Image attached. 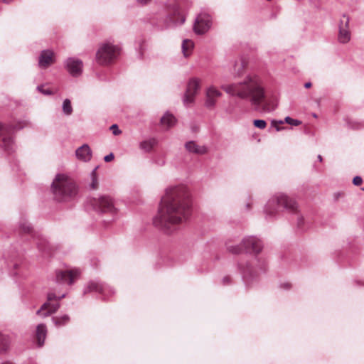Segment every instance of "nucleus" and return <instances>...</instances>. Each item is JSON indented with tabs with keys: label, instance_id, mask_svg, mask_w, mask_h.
I'll return each instance as SVG.
<instances>
[{
	"label": "nucleus",
	"instance_id": "obj_19",
	"mask_svg": "<svg viewBox=\"0 0 364 364\" xmlns=\"http://www.w3.org/2000/svg\"><path fill=\"white\" fill-rule=\"evenodd\" d=\"M75 156L77 159H90L92 150L87 144H83L76 149Z\"/></svg>",
	"mask_w": 364,
	"mask_h": 364
},
{
	"label": "nucleus",
	"instance_id": "obj_36",
	"mask_svg": "<svg viewBox=\"0 0 364 364\" xmlns=\"http://www.w3.org/2000/svg\"><path fill=\"white\" fill-rule=\"evenodd\" d=\"M271 124H272V126L273 127H274L277 131L279 132V131H280L282 129V128L279 127V124H283V121H282V120H279V121L272 120Z\"/></svg>",
	"mask_w": 364,
	"mask_h": 364
},
{
	"label": "nucleus",
	"instance_id": "obj_9",
	"mask_svg": "<svg viewBox=\"0 0 364 364\" xmlns=\"http://www.w3.org/2000/svg\"><path fill=\"white\" fill-rule=\"evenodd\" d=\"M65 296L66 293H63L61 295H56L53 292H49L47 296L48 301L36 311V314L42 317H47L56 312L60 308L59 303L51 304L50 301L53 300L59 301L65 297Z\"/></svg>",
	"mask_w": 364,
	"mask_h": 364
},
{
	"label": "nucleus",
	"instance_id": "obj_33",
	"mask_svg": "<svg viewBox=\"0 0 364 364\" xmlns=\"http://www.w3.org/2000/svg\"><path fill=\"white\" fill-rule=\"evenodd\" d=\"M284 122L287 124L293 126H299L301 124V122L298 119H292L290 117H286L284 119Z\"/></svg>",
	"mask_w": 364,
	"mask_h": 364
},
{
	"label": "nucleus",
	"instance_id": "obj_35",
	"mask_svg": "<svg viewBox=\"0 0 364 364\" xmlns=\"http://www.w3.org/2000/svg\"><path fill=\"white\" fill-rule=\"evenodd\" d=\"M109 129L112 131L114 136H117L122 133V131L119 129L117 124H112Z\"/></svg>",
	"mask_w": 364,
	"mask_h": 364
},
{
	"label": "nucleus",
	"instance_id": "obj_10",
	"mask_svg": "<svg viewBox=\"0 0 364 364\" xmlns=\"http://www.w3.org/2000/svg\"><path fill=\"white\" fill-rule=\"evenodd\" d=\"M94 208L102 213H108L111 215H115L117 213V208L110 196H102L98 199H94Z\"/></svg>",
	"mask_w": 364,
	"mask_h": 364
},
{
	"label": "nucleus",
	"instance_id": "obj_28",
	"mask_svg": "<svg viewBox=\"0 0 364 364\" xmlns=\"http://www.w3.org/2000/svg\"><path fill=\"white\" fill-rule=\"evenodd\" d=\"M63 112L66 116H70L72 114L73 112V107L71 105V102L69 99H65L62 105Z\"/></svg>",
	"mask_w": 364,
	"mask_h": 364
},
{
	"label": "nucleus",
	"instance_id": "obj_21",
	"mask_svg": "<svg viewBox=\"0 0 364 364\" xmlns=\"http://www.w3.org/2000/svg\"><path fill=\"white\" fill-rule=\"evenodd\" d=\"M185 146L191 153L203 154L207 152V148L205 146H199L193 141L186 142Z\"/></svg>",
	"mask_w": 364,
	"mask_h": 364
},
{
	"label": "nucleus",
	"instance_id": "obj_30",
	"mask_svg": "<svg viewBox=\"0 0 364 364\" xmlns=\"http://www.w3.org/2000/svg\"><path fill=\"white\" fill-rule=\"evenodd\" d=\"M98 168V166H96L92 171L91 172V180L92 182L90 184V187L91 189H96L98 186V182L96 176V170Z\"/></svg>",
	"mask_w": 364,
	"mask_h": 364
},
{
	"label": "nucleus",
	"instance_id": "obj_8",
	"mask_svg": "<svg viewBox=\"0 0 364 364\" xmlns=\"http://www.w3.org/2000/svg\"><path fill=\"white\" fill-rule=\"evenodd\" d=\"M120 54V48L109 43L102 44L96 53V59L100 65L112 63Z\"/></svg>",
	"mask_w": 364,
	"mask_h": 364
},
{
	"label": "nucleus",
	"instance_id": "obj_23",
	"mask_svg": "<svg viewBox=\"0 0 364 364\" xmlns=\"http://www.w3.org/2000/svg\"><path fill=\"white\" fill-rule=\"evenodd\" d=\"M160 122L161 125L165 126L167 129L175 125L176 119L175 117L169 112H166L161 118Z\"/></svg>",
	"mask_w": 364,
	"mask_h": 364
},
{
	"label": "nucleus",
	"instance_id": "obj_12",
	"mask_svg": "<svg viewBox=\"0 0 364 364\" xmlns=\"http://www.w3.org/2000/svg\"><path fill=\"white\" fill-rule=\"evenodd\" d=\"M80 275L77 269L57 270L55 272V282L60 285H71Z\"/></svg>",
	"mask_w": 364,
	"mask_h": 364
},
{
	"label": "nucleus",
	"instance_id": "obj_27",
	"mask_svg": "<svg viewBox=\"0 0 364 364\" xmlns=\"http://www.w3.org/2000/svg\"><path fill=\"white\" fill-rule=\"evenodd\" d=\"M52 320L57 327H60L66 325L70 321V317L65 314L61 316H55L52 318Z\"/></svg>",
	"mask_w": 364,
	"mask_h": 364
},
{
	"label": "nucleus",
	"instance_id": "obj_6",
	"mask_svg": "<svg viewBox=\"0 0 364 364\" xmlns=\"http://www.w3.org/2000/svg\"><path fill=\"white\" fill-rule=\"evenodd\" d=\"M26 119L19 121L17 124H2L0 122V148L7 154L11 155L17 149L14 132L28 125Z\"/></svg>",
	"mask_w": 364,
	"mask_h": 364
},
{
	"label": "nucleus",
	"instance_id": "obj_45",
	"mask_svg": "<svg viewBox=\"0 0 364 364\" xmlns=\"http://www.w3.org/2000/svg\"><path fill=\"white\" fill-rule=\"evenodd\" d=\"M317 159H322V156L320 154H318L317 156Z\"/></svg>",
	"mask_w": 364,
	"mask_h": 364
},
{
	"label": "nucleus",
	"instance_id": "obj_46",
	"mask_svg": "<svg viewBox=\"0 0 364 364\" xmlns=\"http://www.w3.org/2000/svg\"><path fill=\"white\" fill-rule=\"evenodd\" d=\"M247 207L249 208V207H250V204L249 203L247 204Z\"/></svg>",
	"mask_w": 364,
	"mask_h": 364
},
{
	"label": "nucleus",
	"instance_id": "obj_18",
	"mask_svg": "<svg viewBox=\"0 0 364 364\" xmlns=\"http://www.w3.org/2000/svg\"><path fill=\"white\" fill-rule=\"evenodd\" d=\"M221 92L217 90L215 87L211 86L206 90V100L205 105L206 107L211 109L214 107L217 99L221 96Z\"/></svg>",
	"mask_w": 364,
	"mask_h": 364
},
{
	"label": "nucleus",
	"instance_id": "obj_41",
	"mask_svg": "<svg viewBox=\"0 0 364 364\" xmlns=\"http://www.w3.org/2000/svg\"><path fill=\"white\" fill-rule=\"evenodd\" d=\"M114 154L111 152L109 154L105 156L102 159H114Z\"/></svg>",
	"mask_w": 364,
	"mask_h": 364
},
{
	"label": "nucleus",
	"instance_id": "obj_1",
	"mask_svg": "<svg viewBox=\"0 0 364 364\" xmlns=\"http://www.w3.org/2000/svg\"><path fill=\"white\" fill-rule=\"evenodd\" d=\"M191 194L183 185L171 186L161 198L154 224L166 234L176 232L191 214Z\"/></svg>",
	"mask_w": 364,
	"mask_h": 364
},
{
	"label": "nucleus",
	"instance_id": "obj_17",
	"mask_svg": "<svg viewBox=\"0 0 364 364\" xmlns=\"http://www.w3.org/2000/svg\"><path fill=\"white\" fill-rule=\"evenodd\" d=\"M55 63L54 53L51 50H43L38 57V65L41 69H46Z\"/></svg>",
	"mask_w": 364,
	"mask_h": 364
},
{
	"label": "nucleus",
	"instance_id": "obj_38",
	"mask_svg": "<svg viewBox=\"0 0 364 364\" xmlns=\"http://www.w3.org/2000/svg\"><path fill=\"white\" fill-rule=\"evenodd\" d=\"M303 217L301 215H298L297 218V225L299 228H301L302 223H303Z\"/></svg>",
	"mask_w": 364,
	"mask_h": 364
},
{
	"label": "nucleus",
	"instance_id": "obj_25",
	"mask_svg": "<svg viewBox=\"0 0 364 364\" xmlns=\"http://www.w3.org/2000/svg\"><path fill=\"white\" fill-rule=\"evenodd\" d=\"M157 142L158 141L155 138H151L141 142L140 148L143 151L149 152L153 149L154 146H155L157 144Z\"/></svg>",
	"mask_w": 364,
	"mask_h": 364
},
{
	"label": "nucleus",
	"instance_id": "obj_4",
	"mask_svg": "<svg viewBox=\"0 0 364 364\" xmlns=\"http://www.w3.org/2000/svg\"><path fill=\"white\" fill-rule=\"evenodd\" d=\"M50 189L55 198L59 201L71 200L77 194V186L75 182L64 173L56 174Z\"/></svg>",
	"mask_w": 364,
	"mask_h": 364
},
{
	"label": "nucleus",
	"instance_id": "obj_16",
	"mask_svg": "<svg viewBox=\"0 0 364 364\" xmlns=\"http://www.w3.org/2000/svg\"><path fill=\"white\" fill-rule=\"evenodd\" d=\"M211 26V17L207 14H200L196 18L194 31L198 34H204Z\"/></svg>",
	"mask_w": 364,
	"mask_h": 364
},
{
	"label": "nucleus",
	"instance_id": "obj_24",
	"mask_svg": "<svg viewBox=\"0 0 364 364\" xmlns=\"http://www.w3.org/2000/svg\"><path fill=\"white\" fill-rule=\"evenodd\" d=\"M10 343L9 336L0 333V353L6 352L9 349Z\"/></svg>",
	"mask_w": 364,
	"mask_h": 364
},
{
	"label": "nucleus",
	"instance_id": "obj_40",
	"mask_svg": "<svg viewBox=\"0 0 364 364\" xmlns=\"http://www.w3.org/2000/svg\"><path fill=\"white\" fill-rule=\"evenodd\" d=\"M136 2L141 5H145L149 4L151 0H136Z\"/></svg>",
	"mask_w": 364,
	"mask_h": 364
},
{
	"label": "nucleus",
	"instance_id": "obj_22",
	"mask_svg": "<svg viewBox=\"0 0 364 364\" xmlns=\"http://www.w3.org/2000/svg\"><path fill=\"white\" fill-rule=\"evenodd\" d=\"M36 245L38 250L45 255H49L51 254V246L45 237L41 236L38 237Z\"/></svg>",
	"mask_w": 364,
	"mask_h": 364
},
{
	"label": "nucleus",
	"instance_id": "obj_29",
	"mask_svg": "<svg viewBox=\"0 0 364 364\" xmlns=\"http://www.w3.org/2000/svg\"><path fill=\"white\" fill-rule=\"evenodd\" d=\"M19 228H20V231L23 233H31L32 232L31 225H30V223L28 221H26L25 220H22L19 223Z\"/></svg>",
	"mask_w": 364,
	"mask_h": 364
},
{
	"label": "nucleus",
	"instance_id": "obj_3",
	"mask_svg": "<svg viewBox=\"0 0 364 364\" xmlns=\"http://www.w3.org/2000/svg\"><path fill=\"white\" fill-rule=\"evenodd\" d=\"M262 249V241L255 236L245 237L239 245L228 247V251L233 254H240L244 251L246 253L255 255L250 260H242L238 263L239 270L247 286L252 284L257 280L259 272L264 271L265 269V261L257 257Z\"/></svg>",
	"mask_w": 364,
	"mask_h": 364
},
{
	"label": "nucleus",
	"instance_id": "obj_42",
	"mask_svg": "<svg viewBox=\"0 0 364 364\" xmlns=\"http://www.w3.org/2000/svg\"><path fill=\"white\" fill-rule=\"evenodd\" d=\"M282 287L284 289H288L290 288V284H289V283L282 284Z\"/></svg>",
	"mask_w": 364,
	"mask_h": 364
},
{
	"label": "nucleus",
	"instance_id": "obj_44",
	"mask_svg": "<svg viewBox=\"0 0 364 364\" xmlns=\"http://www.w3.org/2000/svg\"><path fill=\"white\" fill-rule=\"evenodd\" d=\"M0 364H14V363L10 361H6V362L1 363Z\"/></svg>",
	"mask_w": 364,
	"mask_h": 364
},
{
	"label": "nucleus",
	"instance_id": "obj_31",
	"mask_svg": "<svg viewBox=\"0 0 364 364\" xmlns=\"http://www.w3.org/2000/svg\"><path fill=\"white\" fill-rule=\"evenodd\" d=\"M253 125L260 129H264L267 127V122L264 119H255L253 120Z\"/></svg>",
	"mask_w": 364,
	"mask_h": 364
},
{
	"label": "nucleus",
	"instance_id": "obj_34",
	"mask_svg": "<svg viewBox=\"0 0 364 364\" xmlns=\"http://www.w3.org/2000/svg\"><path fill=\"white\" fill-rule=\"evenodd\" d=\"M37 90L45 95H53V92L49 89H45L43 85H38Z\"/></svg>",
	"mask_w": 364,
	"mask_h": 364
},
{
	"label": "nucleus",
	"instance_id": "obj_13",
	"mask_svg": "<svg viewBox=\"0 0 364 364\" xmlns=\"http://www.w3.org/2000/svg\"><path fill=\"white\" fill-rule=\"evenodd\" d=\"M64 67L68 73L74 77L80 76L83 71V63L77 57H70L65 59Z\"/></svg>",
	"mask_w": 364,
	"mask_h": 364
},
{
	"label": "nucleus",
	"instance_id": "obj_43",
	"mask_svg": "<svg viewBox=\"0 0 364 364\" xmlns=\"http://www.w3.org/2000/svg\"><path fill=\"white\" fill-rule=\"evenodd\" d=\"M311 83L310 82H306L304 84V87L305 88H309V87H311Z\"/></svg>",
	"mask_w": 364,
	"mask_h": 364
},
{
	"label": "nucleus",
	"instance_id": "obj_5",
	"mask_svg": "<svg viewBox=\"0 0 364 364\" xmlns=\"http://www.w3.org/2000/svg\"><path fill=\"white\" fill-rule=\"evenodd\" d=\"M296 201L284 193H276L266 203L264 209L267 218H275L281 211L286 210L290 213L297 211Z\"/></svg>",
	"mask_w": 364,
	"mask_h": 364
},
{
	"label": "nucleus",
	"instance_id": "obj_2",
	"mask_svg": "<svg viewBox=\"0 0 364 364\" xmlns=\"http://www.w3.org/2000/svg\"><path fill=\"white\" fill-rule=\"evenodd\" d=\"M221 88L232 96L248 100L257 111L269 112L277 107L272 100L267 99L263 82L257 75H248L242 81L223 85Z\"/></svg>",
	"mask_w": 364,
	"mask_h": 364
},
{
	"label": "nucleus",
	"instance_id": "obj_32",
	"mask_svg": "<svg viewBox=\"0 0 364 364\" xmlns=\"http://www.w3.org/2000/svg\"><path fill=\"white\" fill-rule=\"evenodd\" d=\"M245 66V63L244 61H241L240 64L237 63L235 65V71L237 75H240L242 73V70Z\"/></svg>",
	"mask_w": 364,
	"mask_h": 364
},
{
	"label": "nucleus",
	"instance_id": "obj_14",
	"mask_svg": "<svg viewBox=\"0 0 364 364\" xmlns=\"http://www.w3.org/2000/svg\"><path fill=\"white\" fill-rule=\"evenodd\" d=\"M200 80L196 77H193L189 80L183 98V102L186 106H188L193 102L194 97L200 89Z\"/></svg>",
	"mask_w": 364,
	"mask_h": 364
},
{
	"label": "nucleus",
	"instance_id": "obj_26",
	"mask_svg": "<svg viewBox=\"0 0 364 364\" xmlns=\"http://www.w3.org/2000/svg\"><path fill=\"white\" fill-rule=\"evenodd\" d=\"M193 46V42L191 40L185 39L183 41L181 48L185 57H188L191 55Z\"/></svg>",
	"mask_w": 364,
	"mask_h": 364
},
{
	"label": "nucleus",
	"instance_id": "obj_11",
	"mask_svg": "<svg viewBox=\"0 0 364 364\" xmlns=\"http://www.w3.org/2000/svg\"><path fill=\"white\" fill-rule=\"evenodd\" d=\"M90 292L100 293L105 298L109 295L114 294V290L112 287L100 283L98 281H90L85 287L83 290L85 294Z\"/></svg>",
	"mask_w": 364,
	"mask_h": 364
},
{
	"label": "nucleus",
	"instance_id": "obj_37",
	"mask_svg": "<svg viewBox=\"0 0 364 364\" xmlns=\"http://www.w3.org/2000/svg\"><path fill=\"white\" fill-rule=\"evenodd\" d=\"M363 182V179L360 176H355L353 178V183L355 185V186H360Z\"/></svg>",
	"mask_w": 364,
	"mask_h": 364
},
{
	"label": "nucleus",
	"instance_id": "obj_15",
	"mask_svg": "<svg viewBox=\"0 0 364 364\" xmlns=\"http://www.w3.org/2000/svg\"><path fill=\"white\" fill-rule=\"evenodd\" d=\"M350 18L346 14H343L338 24V41L339 43L346 44L350 40V32L349 30Z\"/></svg>",
	"mask_w": 364,
	"mask_h": 364
},
{
	"label": "nucleus",
	"instance_id": "obj_47",
	"mask_svg": "<svg viewBox=\"0 0 364 364\" xmlns=\"http://www.w3.org/2000/svg\"><path fill=\"white\" fill-rule=\"evenodd\" d=\"M361 189H362V191H364V188H362Z\"/></svg>",
	"mask_w": 364,
	"mask_h": 364
},
{
	"label": "nucleus",
	"instance_id": "obj_7",
	"mask_svg": "<svg viewBox=\"0 0 364 364\" xmlns=\"http://www.w3.org/2000/svg\"><path fill=\"white\" fill-rule=\"evenodd\" d=\"M185 4L184 1L180 0H174L173 2L168 3V26H177L184 23L186 21Z\"/></svg>",
	"mask_w": 364,
	"mask_h": 364
},
{
	"label": "nucleus",
	"instance_id": "obj_20",
	"mask_svg": "<svg viewBox=\"0 0 364 364\" xmlns=\"http://www.w3.org/2000/svg\"><path fill=\"white\" fill-rule=\"evenodd\" d=\"M46 335L47 328L46 325L43 323L38 324L36 327V337L39 347L43 346Z\"/></svg>",
	"mask_w": 364,
	"mask_h": 364
},
{
	"label": "nucleus",
	"instance_id": "obj_39",
	"mask_svg": "<svg viewBox=\"0 0 364 364\" xmlns=\"http://www.w3.org/2000/svg\"><path fill=\"white\" fill-rule=\"evenodd\" d=\"M231 278L229 276H225L223 279V283L225 285H227L230 283Z\"/></svg>",
	"mask_w": 364,
	"mask_h": 364
}]
</instances>
